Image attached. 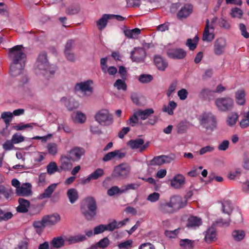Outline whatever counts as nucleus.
Returning a JSON list of instances; mask_svg holds the SVG:
<instances>
[{"label": "nucleus", "mask_w": 249, "mask_h": 249, "mask_svg": "<svg viewBox=\"0 0 249 249\" xmlns=\"http://www.w3.org/2000/svg\"><path fill=\"white\" fill-rule=\"evenodd\" d=\"M85 150L84 148L80 147H75L69 151L71 157L73 161L79 160L81 157L84 155Z\"/></svg>", "instance_id": "obj_22"}, {"label": "nucleus", "mask_w": 249, "mask_h": 249, "mask_svg": "<svg viewBox=\"0 0 249 249\" xmlns=\"http://www.w3.org/2000/svg\"><path fill=\"white\" fill-rule=\"evenodd\" d=\"M111 14H104L102 18L96 21L98 29L100 31L103 30L106 27L108 20L111 19Z\"/></svg>", "instance_id": "obj_26"}, {"label": "nucleus", "mask_w": 249, "mask_h": 249, "mask_svg": "<svg viewBox=\"0 0 249 249\" xmlns=\"http://www.w3.org/2000/svg\"><path fill=\"white\" fill-rule=\"evenodd\" d=\"M169 202L175 213L184 208L187 202V200L184 199L179 196H174L171 197Z\"/></svg>", "instance_id": "obj_8"}, {"label": "nucleus", "mask_w": 249, "mask_h": 249, "mask_svg": "<svg viewBox=\"0 0 249 249\" xmlns=\"http://www.w3.org/2000/svg\"><path fill=\"white\" fill-rule=\"evenodd\" d=\"M209 24V20L207 19L202 36V40L204 41L211 42L214 37L213 32H210V29H213V27L212 26L210 27Z\"/></svg>", "instance_id": "obj_17"}, {"label": "nucleus", "mask_w": 249, "mask_h": 249, "mask_svg": "<svg viewBox=\"0 0 249 249\" xmlns=\"http://www.w3.org/2000/svg\"><path fill=\"white\" fill-rule=\"evenodd\" d=\"M132 241L131 240H126L124 242H121L118 245V248L120 249H127L132 246Z\"/></svg>", "instance_id": "obj_61"}, {"label": "nucleus", "mask_w": 249, "mask_h": 249, "mask_svg": "<svg viewBox=\"0 0 249 249\" xmlns=\"http://www.w3.org/2000/svg\"><path fill=\"white\" fill-rule=\"evenodd\" d=\"M25 64L11 63L10 67V74L14 77L19 75L24 67Z\"/></svg>", "instance_id": "obj_21"}, {"label": "nucleus", "mask_w": 249, "mask_h": 249, "mask_svg": "<svg viewBox=\"0 0 249 249\" xmlns=\"http://www.w3.org/2000/svg\"><path fill=\"white\" fill-rule=\"evenodd\" d=\"M90 175L93 179H97L104 175V171L102 168H97Z\"/></svg>", "instance_id": "obj_54"}, {"label": "nucleus", "mask_w": 249, "mask_h": 249, "mask_svg": "<svg viewBox=\"0 0 249 249\" xmlns=\"http://www.w3.org/2000/svg\"><path fill=\"white\" fill-rule=\"evenodd\" d=\"M75 45V40L74 39H69L68 40L65 47L64 52H71V49L74 47Z\"/></svg>", "instance_id": "obj_59"}, {"label": "nucleus", "mask_w": 249, "mask_h": 249, "mask_svg": "<svg viewBox=\"0 0 249 249\" xmlns=\"http://www.w3.org/2000/svg\"><path fill=\"white\" fill-rule=\"evenodd\" d=\"M32 185L29 183H26L16 189V193L18 196H28L32 195Z\"/></svg>", "instance_id": "obj_14"}, {"label": "nucleus", "mask_w": 249, "mask_h": 249, "mask_svg": "<svg viewBox=\"0 0 249 249\" xmlns=\"http://www.w3.org/2000/svg\"><path fill=\"white\" fill-rule=\"evenodd\" d=\"M93 83L92 80H87L83 82L77 83L75 86V89L76 90H81L82 92H86L89 91L90 94L92 92V88L90 87V85Z\"/></svg>", "instance_id": "obj_19"}, {"label": "nucleus", "mask_w": 249, "mask_h": 249, "mask_svg": "<svg viewBox=\"0 0 249 249\" xmlns=\"http://www.w3.org/2000/svg\"><path fill=\"white\" fill-rule=\"evenodd\" d=\"M194 241L188 239H181L179 245L182 248V249H191L194 247Z\"/></svg>", "instance_id": "obj_41"}, {"label": "nucleus", "mask_w": 249, "mask_h": 249, "mask_svg": "<svg viewBox=\"0 0 249 249\" xmlns=\"http://www.w3.org/2000/svg\"><path fill=\"white\" fill-rule=\"evenodd\" d=\"M200 124L206 129L211 131H213L217 126L216 118L211 112L203 113L200 116Z\"/></svg>", "instance_id": "obj_4"}, {"label": "nucleus", "mask_w": 249, "mask_h": 249, "mask_svg": "<svg viewBox=\"0 0 249 249\" xmlns=\"http://www.w3.org/2000/svg\"><path fill=\"white\" fill-rule=\"evenodd\" d=\"M146 56V52L142 48H134V50L131 52L130 58L133 62L142 63L144 61Z\"/></svg>", "instance_id": "obj_9"}, {"label": "nucleus", "mask_w": 249, "mask_h": 249, "mask_svg": "<svg viewBox=\"0 0 249 249\" xmlns=\"http://www.w3.org/2000/svg\"><path fill=\"white\" fill-rule=\"evenodd\" d=\"M153 79V77L149 74H142L138 78L139 81L142 84H147L151 82Z\"/></svg>", "instance_id": "obj_42"}, {"label": "nucleus", "mask_w": 249, "mask_h": 249, "mask_svg": "<svg viewBox=\"0 0 249 249\" xmlns=\"http://www.w3.org/2000/svg\"><path fill=\"white\" fill-rule=\"evenodd\" d=\"M12 193V190L10 188L6 187L2 185H0V194L3 195L6 199L10 198Z\"/></svg>", "instance_id": "obj_40"}, {"label": "nucleus", "mask_w": 249, "mask_h": 249, "mask_svg": "<svg viewBox=\"0 0 249 249\" xmlns=\"http://www.w3.org/2000/svg\"><path fill=\"white\" fill-rule=\"evenodd\" d=\"M117 153L114 151L108 152L106 154L103 158V160L104 162H107L109 160H112L113 159L116 157Z\"/></svg>", "instance_id": "obj_63"}, {"label": "nucleus", "mask_w": 249, "mask_h": 249, "mask_svg": "<svg viewBox=\"0 0 249 249\" xmlns=\"http://www.w3.org/2000/svg\"><path fill=\"white\" fill-rule=\"evenodd\" d=\"M158 209L161 213L164 214L175 213L169 201H160L159 203Z\"/></svg>", "instance_id": "obj_23"}, {"label": "nucleus", "mask_w": 249, "mask_h": 249, "mask_svg": "<svg viewBox=\"0 0 249 249\" xmlns=\"http://www.w3.org/2000/svg\"><path fill=\"white\" fill-rule=\"evenodd\" d=\"M230 218L229 216L226 219L223 218L218 219L215 222L214 225L221 227H228L230 225Z\"/></svg>", "instance_id": "obj_52"}, {"label": "nucleus", "mask_w": 249, "mask_h": 249, "mask_svg": "<svg viewBox=\"0 0 249 249\" xmlns=\"http://www.w3.org/2000/svg\"><path fill=\"white\" fill-rule=\"evenodd\" d=\"M64 245V240L61 237H57L53 238L50 242V249H59L63 246Z\"/></svg>", "instance_id": "obj_33"}, {"label": "nucleus", "mask_w": 249, "mask_h": 249, "mask_svg": "<svg viewBox=\"0 0 249 249\" xmlns=\"http://www.w3.org/2000/svg\"><path fill=\"white\" fill-rule=\"evenodd\" d=\"M114 86L118 90L122 89L123 90L125 91L127 89V85L124 80L117 79L114 83Z\"/></svg>", "instance_id": "obj_45"}, {"label": "nucleus", "mask_w": 249, "mask_h": 249, "mask_svg": "<svg viewBox=\"0 0 249 249\" xmlns=\"http://www.w3.org/2000/svg\"><path fill=\"white\" fill-rule=\"evenodd\" d=\"M245 90L242 89L237 90L235 92V100L236 103L239 106H244L246 103Z\"/></svg>", "instance_id": "obj_24"}, {"label": "nucleus", "mask_w": 249, "mask_h": 249, "mask_svg": "<svg viewBox=\"0 0 249 249\" xmlns=\"http://www.w3.org/2000/svg\"><path fill=\"white\" fill-rule=\"evenodd\" d=\"M107 231L105 225L101 224L94 228V234H98Z\"/></svg>", "instance_id": "obj_64"}, {"label": "nucleus", "mask_w": 249, "mask_h": 249, "mask_svg": "<svg viewBox=\"0 0 249 249\" xmlns=\"http://www.w3.org/2000/svg\"><path fill=\"white\" fill-rule=\"evenodd\" d=\"M122 189H120L118 186H114L111 187L107 190V194L109 196H113L118 194H123Z\"/></svg>", "instance_id": "obj_55"}, {"label": "nucleus", "mask_w": 249, "mask_h": 249, "mask_svg": "<svg viewBox=\"0 0 249 249\" xmlns=\"http://www.w3.org/2000/svg\"><path fill=\"white\" fill-rule=\"evenodd\" d=\"M154 113V110L153 108H147L144 110L138 109L136 111V114L142 120L148 119Z\"/></svg>", "instance_id": "obj_31"}, {"label": "nucleus", "mask_w": 249, "mask_h": 249, "mask_svg": "<svg viewBox=\"0 0 249 249\" xmlns=\"http://www.w3.org/2000/svg\"><path fill=\"white\" fill-rule=\"evenodd\" d=\"M110 241L108 238L107 237L101 239L99 242L96 243L98 248L100 249H105L109 245Z\"/></svg>", "instance_id": "obj_51"}, {"label": "nucleus", "mask_w": 249, "mask_h": 249, "mask_svg": "<svg viewBox=\"0 0 249 249\" xmlns=\"http://www.w3.org/2000/svg\"><path fill=\"white\" fill-rule=\"evenodd\" d=\"M226 46V41L222 37L217 38L213 45V51L217 55H220L224 52Z\"/></svg>", "instance_id": "obj_12"}, {"label": "nucleus", "mask_w": 249, "mask_h": 249, "mask_svg": "<svg viewBox=\"0 0 249 249\" xmlns=\"http://www.w3.org/2000/svg\"><path fill=\"white\" fill-rule=\"evenodd\" d=\"M60 101L64 103L65 106L69 110H72L74 108H76L73 103H71L70 101L67 99L66 97H63L61 99Z\"/></svg>", "instance_id": "obj_56"}, {"label": "nucleus", "mask_w": 249, "mask_h": 249, "mask_svg": "<svg viewBox=\"0 0 249 249\" xmlns=\"http://www.w3.org/2000/svg\"><path fill=\"white\" fill-rule=\"evenodd\" d=\"M154 60L155 65L159 70L164 71L168 66L166 61L160 56H156Z\"/></svg>", "instance_id": "obj_30"}, {"label": "nucleus", "mask_w": 249, "mask_h": 249, "mask_svg": "<svg viewBox=\"0 0 249 249\" xmlns=\"http://www.w3.org/2000/svg\"><path fill=\"white\" fill-rule=\"evenodd\" d=\"M14 143L12 140H7L3 144L2 147L5 151H9L15 148Z\"/></svg>", "instance_id": "obj_60"}, {"label": "nucleus", "mask_w": 249, "mask_h": 249, "mask_svg": "<svg viewBox=\"0 0 249 249\" xmlns=\"http://www.w3.org/2000/svg\"><path fill=\"white\" fill-rule=\"evenodd\" d=\"M1 118L3 119L7 126L13 118V114L10 112H3L1 115Z\"/></svg>", "instance_id": "obj_50"}, {"label": "nucleus", "mask_w": 249, "mask_h": 249, "mask_svg": "<svg viewBox=\"0 0 249 249\" xmlns=\"http://www.w3.org/2000/svg\"><path fill=\"white\" fill-rule=\"evenodd\" d=\"M80 11V7L78 4L71 5L69 6L66 11L68 15H74L78 13Z\"/></svg>", "instance_id": "obj_44"}, {"label": "nucleus", "mask_w": 249, "mask_h": 249, "mask_svg": "<svg viewBox=\"0 0 249 249\" xmlns=\"http://www.w3.org/2000/svg\"><path fill=\"white\" fill-rule=\"evenodd\" d=\"M11 140L14 144H17L23 142L24 138L21 135L16 133L13 135Z\"/></svg>", "instance_id": "obj_58"}, {"label": "nucleus", "mask_w": 249, "mask_h": 249, "mask_svg": "<svg viewBox=\"0 0 249 249\" xmlns=\"http://www.w3.org/2000/svg\"><path fill=\"white\" fill-rule=\"evenodd\" d=\"M22 45H16L9 49V57L12 63L25 64L26 54L23 52Z\"/></svg>", "instance_id": "obj_3"}, {"label": "nucleus", "mask_w": 249, "mask_h": 249, "mask_svg": "<svg viewBox=\"0 0 249 249\" xmlns=\"http://www.w3.org/2000/svg\"><path fill=\"white\" fill-rule=\"evenodd\" d=\"M238 119V115L236 112L231 113L229 114L227 117V124L231 127L234 126L236 124Z\"/></svg>", "instance_id": "obj_39"}, {"label": "nucleus", "mask_w": 249, "mask_h": 249, "mask_svg": "<svg viewBox=\"0 0 249 249\" xmlns=\"http://www.w3.org/2000/svg\"><path fill=\"white\" fill-rule=\"evenodd\" d=\"M97 206L95 199L92 196H88L82 201L80 205V211L88 221L94 219L97 214Z\"/></svg>", "instance_id": "obj_1"}, {"label": "nucleus", "mask_w": 249, "mask_h": 249, "mask_svg": "<svg viewBox=\"0 0 249 249\" xmlns=\"http://www.w3.org/2000/svg\"><path fill=\"white\" fill-rule=\"evenodd\" d=\"M216 232L213 227L208 228L206 231L205 239L206 241L210 243L214 241L216 239Z\"/></svg>", "instance_id": "obj_28"}, {"label": "nucleus", "mask_w": 249, "mask_h": 249, "mask_svg": "<svg viewBox=\"0 0 249 249\" xmlns=\"http://www.w3.org/2000/svg\"><path fill=\"white\" fill-rule=\"evenodd\" d=\"M149 142L144 143V140L142 139L130 140L127 142V145L129 146L132 149L139 148L140 151L141 152L145 150L149 146Z\"/></svg>", "instance_id": "obj_10"}, {"label": "nucleus", "mask_w": 249, "mask_h": 249, "mask_svg": "<svg viewBox=\"0 0 249 249\" xmlns=\"http://www.w3.org/2000/svg\"><path fill=\"white\" fill-rule=\"evenodd\" d=\"M67 195L70 202L71 204L74 203L78 198V192L74 188L69 189L67 192Z\"/></svg>", "instance_id": "obj_36"}, {"label": "nucleus", "mask_w": 249, "mask_h": 249, "mask_svg": "<svg viewBox=\"0 0 249 249\" xmlns=\"http://www.w3.org/2000/svg\"><path fill=\"white\" fill-rule=\"evenodd\" d=\"M167 53L170 58L173 59H181L186 55V52L183 49L180 48L169 49Z\"/></svg>", "instance_id": "obj_13"}, {"label": "nucleus", "mask_w": 249, "mask_h": 249, "mask_svg": "<svg viewBox=\"0 0 249 249\" xmlns=\"http://www.w3.org/2000/svg\"><path fill=\"white\" fill-rule=\"evenodd\" d=\"M139 116L136 114V111H135L133 115L131 116L129 119L126 121L127 125H130L131 126H134L136 124L138 123Z\"/></svg>", "instance_id": "obj_48"}, {"label": "nucleus", "mask_w": 249, "mask_h": 249, "mask_svg": "<svg viewBox=\"0 0 249 249\" xmlns=\"http://www.w3.org/2000/svg\"><path fill=\"white\" fill-rule=\"evenodd\" d=\"M232 236L235 240L240 241L245 237V233L243 230H234L232 232Z\"/></svg>", "instance_id": "obj_43"}, {"label": "nucleus", "mask_w": 249, "mask_h": 249, "mask_svg": "<svg viewBox=\"0 0 249 249\" xmlns=\"http://www.w3.org/2000/svg\"><path fill=\"white\" fill-rule=\"evenodd\" d=\"M130 171V166L127 163H123L114 167L112 176L120 179H124L128 176Z\"/></svg>", "instance_id": "obj_7"}, {"label": "nucleus", "mask_w": 249, "mask_h": 249, "mask_svg": "<svg viewBox=\"0 0 249 249\" xmlns=\"http://www.w3.org/2000/svg\"><path fill=\"white\" fill-rule=\"evenodd\" d=\"M19 205L17 208L18 212L25 213L28 211L30 203L29 201L22 198H19L18 200Z\"/></svg>", "instance_id": "obj_25"}, {"label": "nucleus", "mask_w": 249, "mask_h": 249, "mask_svg": "<svg viewBox=\"0 0 249 249\" xmlns=\"http://www.w3.org/2000/svg\"><path fill=\"white\" fill-rule=\"evenodd\" d=\"M87 239L86 236L83 234H78L75 236H71L67 239L69 244H75L85 241Z\"/></svg>", "instance_id": "obj_34"}, {"label": "nucleus", "mask_w": 249, "mask_h": 249, "mask_svg": "<svg viewBox=\"0 0 249 249\" xmlns=\"http://www.w3.org/2000/svg\"><path fill=\"white\" fill-rule=\"evenodd\" d=\"M174 160V159L168 156L161 155L155 157L149 161L151 166H160L164 163H169Z\"/></svg>", "instance_id": "obj_11"}, {"label": "nucleus", "mask_w": 249, "mask_h": 249, "mask_svg": "<svg viewBox=\"0 0 249 249\" xmlns=\"http://www.w3.org/2000/svg\"><path fill=\"white\" fill-rule=\"evenodd\" d=\"M47 225L46 220L43 216L40 221H35L33 223V227L36 229V232L38 234H40Z\"/></svg>", "instance_id": "obj_27"}, {"label": "nucleus", "mask_w": 249, "mask_h": 249, "mask_svg": "<svg viewBox=\"0 0 249 249\" xmlns=\"http://www.w3.org/2000/svg\"><path fill=\"white\" fill-rule=\"evenodd\" d=\"M214 103L218 110L222 112L232 110L234 106L233 99L229 97L218 98L215 100Z\"/></svg>", "instance_id": "obj_5"}, {"label": "nucleus", "mask_w": 249, "mask_h": 249, "mask_svg": "<svg viewBox=\"0 0 249 249\" xmlns=\"http://www.w3.org/2000/svg\"><path fill=\"white\" fill-rule=\"evenodd\" d=\"M56 186V183L51 184L44 190L43 193L40 195V198L41 199L50 198L53 193L55 190Z\"/></svg>", "instance_id": "obj_32"}, {"label": "nucleus", "mask_w": 249, "mask_h": 249, "mask_svg": "<svg viewBox=\"0 0 249 249\" xmlns=\"http://www.w3.org/2000/svg\"><path fill=\"white\" fill-rule=\"evenodd\" d=\"M86 120V117L83 113L78 111L75 114L74 121L76 123H83Z\"/></svg>", "instance_id": "obj_49"}, {"label": "nucleus", "mask_w": 249, "mask_h": 249, "mask_svg": "<svg viewBox=\"0 0 249 249\" xmlns=\"http://www.w3.org/2000/svg\"><path fill=\"white\" fill-rule=\"evenodd\" d=\"M222 211L223 213L227 214L229 216L231 214L232 212V207L230 201L226 200L222 203Z\"/></svg>", "instance_id": "obj_38"}, {"label": "nucleus", "mask_w": 249, "mask_h": 249, "mask_svg": "<svg viewBox=\"0 0 249 249\" xmlns=\"http://www.w3.org/2000/svg\"><path fill=\"white\" fill-rule=\"evenodd\" d=\"M160 198V194L158 193L154 192L150 194L147 197V200L151 202H155L158 201Z\"/></svg>", "instance_id": "obj_62"}, {"label": "nucleus", "mask_w": 249, "mask_h": 249, "mask_svg": "<svg viewBox=\"0 0 249 249\" xmlns=\"http://www.w3.org/2000/svg\"><path fill=\"white\" fill-rule=\"evenodd\" d=\"M47 173L52 175L58 171V166L55 162H51L47 166Z\"/></svg>", "instance_id": "obj_46"}, {"label": "nucleus", "mask_w": 249, "mask_h": 249, "mask_svg": "<svg viewBox=\"0 0 249 249\" xmlns=\"http://www.w3.org/2000/svg\"><path fill=\"white\" fill-rule=\"evenodd\" d=\"M193 7L191 4H186L182 7L177 13V17L179 19L186 18L193 12Z\"/></svg>", "instance_id": "obj_15"}, {"label": "nucleus", "mask_w": 249, "mask_h": 249, "mask_svg": "<svg viewBox=\"0 0 249 249\" xmlns=\"http://www.w3.org/2000/svg\"><path fill=\"white\" fill-rule=\"evenodd\" d=\"M140 186V184L136 183H130L126 185L124 189H122V192L125 193L129 190H136Z\"/></svg>", "instance_id": "obj_57"}, {"label": "nucleus", "mask_w": 249, "mask_h": 249, "mask_svg": "<svg viewBox=\"0 0 249 249\" xmlns=\"http://www.w3.org/2000/svg\"><path fill=\"white\" fill-rule=\"evenodd\" d=\"M124 33L125 36L127 38H135L141 34V30L137 28L132 30L126 29L124 30Z\"/></svg>", "instance_id": "obj_35"}, {"label": "nucleus", "mask_w": 249, "mask_h": 249, "mask_svg": "<svg viewBox=\"0 0 249 249\" xmlns=\"http://www.w3.org/2000/svg\"><path fill=\"white\" fill-rule=\"evenodd\" d=\"M72 161H74L70 156L62 155L60 158V168L64 171H69L72 167Z\"/></svg>", "instance_id": "obj_16"}, {"label": "nucleus", "mask_w": 249, "mask_h": 249, "mask_svg": "<svg viewBox=\"0 0 249 249\" xmlns=\"http://www.w3.org/2000/svg\"><path fill=\"white\" fill-rule=\"evenodd\" d=\"M94 118L99 124L103 125H109L113 123L112 115L106 109L99 110L95 114Z\"/></svg>", "instance_id": "obj_6"}, {"label": "nucleus", "mask_w": 249, "mask_h": 249, "mask_svg": "<svg viewBox=\"0 0 249 249\" xmlns=\"http://www.w3.org/2000/svg\"><path fill=\"white\" fill-rule=\"evenodd\" d=\"M185 177L180 174L174 176L171 180V185L175 189H180L184 185Z\"/></svg>", "instance_id": "obj_18"}, {"label": "nucleus", "mask_w": 249, "mask_h": 249, "mask_svg": "<svg viewBox=\"0 0 249 249\" xmlns=\"http://www.w3.org/2000/svg\"><path fill=\"white\" fill-rule=\"evenodd\" d=\"M35 67L36 69L44 71L43 74L47 76L49 74V76H53L56 70L54 66L52 67L49 65L47 53L45 52H41L38 55Z\"/></svg>", "instance_id": "obj_2"}, {"label": "nucleus", "mask_w": 249, "mask_h": 249, "mask_svg": "<svg viewBox=\"0 0 249 249\" xmlns=\"http://www.w3.org/2000/svg\"><path fill=\"white\" fill-rule=\"evenodd\" d=\"M44 217L46 220L47 225H55L60 220V216L57 213H54L51 215H46Z\"/></svg>", "instance_id": "obj_29"}, {"label": "nucleus", "mask_w": 249, "mask_h": 249, "mask_svg": "<svg viewBox=\"0 0 249 249\" xmlns=\"http://www.w3.org/2000/svg\"><path fill=\"white\" fill-rule=\"evenodd\" d=\"M230 14L232 18H241L243 16V12L241 9L236 7L231 9Z\"/></svg>", "instance_id": "obj_47"}, {"label": "nucleus", "mask_w": 249, "mask_h": 249, "mask_svg": "<svg viewBox=\"0 0 249 249\" xmlns=\"http://www.w3.org/2000/svg\"><path fill=\"white\" fill-rule=\"evenodd\" d=\"M202 223V219L196 216L190 215L187 221L186 227L188 228L196 229Z\"/></svg>", "instance_id": "obj_20"}, {"label": "nucleus", "mask_w": 249, "mask_h": 249, "mask_svg": "<svg viewBox=\"0 0 249 249\" xmlns=\"http://www.w3.org/2000/svg\"><path fill=\"white\" fill-rule=\"evenodd\" d=\"M177 104L173 101H169L167 106L164 105L162 108V111L167 112L170 115L174 114V110L177 107Z\"/></svg>", "instance_id": "obj_37"}, {"label": "nucleus", "mask_w": 249, "mask_h": 249, "mask_svg": "<svg viewBox=\"0 0 249 249\" xmlns=\"http://www.w3.org/2000/svg\"><path fill=\"white\" fill-rule=\"evenodd\" d=\"M47 148L48 153L51 155H55L57 152V146L55 143H49Z\"/></svg>", "instance_id": "obj_53"}]
</instances>
